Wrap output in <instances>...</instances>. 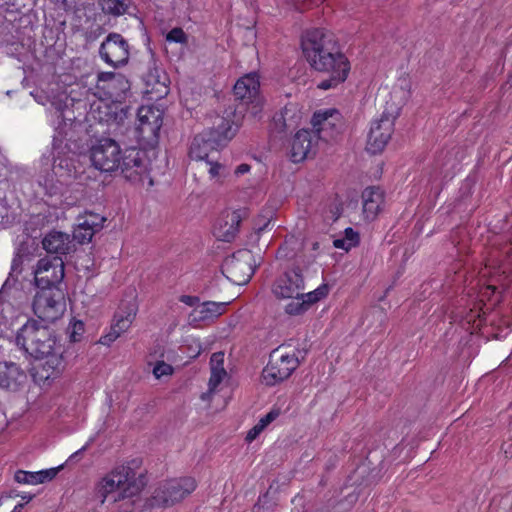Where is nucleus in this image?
<instances>
[{
    "label": "nucleus",
    "instance_id": "obj_1",
    "mask_svg": "<svg viewBox=\"0 0 512 512\" xmlns=\"http://www.w3.org/2000/svg\"><path fill=\"white\" fill-rule=\"evenodd\" d=\"M16 345L41 363L34 377L40 381L57 378L65 369L64 347L56 332L35 319H29L16 334Z\"/></svg>",
    "mask_w": 512,
    "mask_h": 512
},
{
    "label": "nucleus",
    "instance_id": "obj_2",
    "mask_svg": "<svg viewBox=\"0 0 512 512\" xmlns=\"http://www.w3.org/2000/svg\"><path fill=\"white\" fill-rule=\"evenodd\" d=\"M301 46L310 66L315 71L328 76L327 79L318 83L319 89L328 90L346 80L350 63L331 31L324 28L308 30L302 37Z\"/></svg>",
    "mask_w": 512,
    "mask_h": 512
},
{
    "label": "nucleus",
    "instance_id": "obj_3",
    "mask_svg": "<svg viewBox=\"0 0 512 512\" xmlns=\"http://www.w3.org/2000/svg\"><path fill=\"white\" fill-rule=\"evenodd\" d=\"M141 461L133 459L106 475L96 488V495L101 502H120V512H132L142 489L146 485L143 472H139Z\"/></svg>",
    "mask_w": 512,
    "mask_h": 512
},
{
    "label": "nucleus",
    "instance_id": "obj_4",
    "mask_svg": "<svg viewBox=\"0 0 512 512\" xmlns=\"http://www.w3.org/2000/svg\"><path fill=\"white\" fill-rule=\"evenodd\" d=\"M260 82L256 73H249L237 80L233 87V95L241 103L237 105L226 119V140L232 139L243 124L248 103L259 104Z\"/></svg>",
    "mask_w": 512,
    "mask_h": 512
},
{
    "label": "nucleus",
    "instance_id": "obj_5",
    "mask_svg": "<svg viewBox=\"0 0 512 512\" xmlns=\"http://www.w3.org/2000/svg\"><path fill=\"white\" fill-rule=\"evenodd\" d=\"M307 355L306 349H290L281 345L269 356V362L262 371L263 382L274 386L286 379L298 368Z\"/></svg>",
    "mask_w": 512,
    "mask_h": 512
},
{
    "label": "nucleus",
    "instance_id": "obj_6",
    "mask_svg": "<svg viewBox=\"0 0 512 512\" xmlns=\"http://www.w3.org/2000/svg\"><path fill=\"white\" fill-rule=\"evenodd\" d=\"M224 132L211 129L196 135L190 145L189 156L196 161H205L209 165L211 177L219 175L222 168V148Z\"/></svg>",
    "mask_w": 512,
    "mask_h": 512
},
{
    "label": "nucleus",
    "instance_id": "obj_7",
    "mask_svg": "<svg viewBox=\"0 0 512 512\" xmlns=\"http://www.w3.org/2000/svg\"><path fill=\"white\" fill-rule=\"evenodd\" d=\"M196 481L192 477L170 479L161 483L153 492L150 499L151 507H171L196 489Z\"/></svg>",
    "mask_w": 512,
    "mask_h": 512
},
{
    "label": "nucleus",
    "instance_id": "obj_8",
    "mask_svg": "<svg viewBox=\"0 0 512 512\" xmlns=\"http://www.w3.org/2000/svg\"><path fill=\"white\" fill-rule=\"evenodd\" d=\"M33 311L43 321L58 320L66 311L64 289H37L33 300Z\"/></svg>",
    "mask_w": 512,
    "mask_h": 512
},
{
    "label": "nucleus",
    "instance_id": "obj_9",
    "mask_svg": "<svg viewBox=\"0 0 512 512\" xmlns=\"http://www.w3.org/2000/svg\"><path fill=\"white\" fill-rule=\"evenodd\" d=\"M121 149L111 138L98 140L90 149L92 165L102 172H113L120 165Z\"/></svg>",
    "mask_w": 512,
    "mask_h": 512
},
{
    "label": "nucleus",
    "instance_id": "obj_10",
    "mask_svg": "<svg viewBox=\"0 0 512 512\" xmlns=\"http://www.w3.org/2000/svg\"><path fill=\"white\" fill-rule=\"evenodd\" d=\"M64 262L61 257L41 258L34 271L37 289L63 288Z\"/></svg>",
    "mask_w": 512,
    "mask_h": 512
},
{
    "label": "nucleus",
    "instance_id": "obj_11",
    "mask_svg": "<svg viewBox=\"0 0 512 512\" xmlns=\"http://www.w3.org/2000/svg\"><path fill=\"white\" fill-rule=\"evenodd\" d=\"M99 55L105 63L115 68L122 67L129 61L130 45L120 33L111 32L101 43Z\"/></svg>",
    "mask_w": 512,
    "mask_h": 512
},
{
    "label": "nucleus",
    "instance_id": "obj_12",
    "mask_svg": "<svg viewBox=\"0 0 512 512\" xmlns=\"http://www.w3.org/2000/svg\"><path fill=\"white\" fill-rule=\"evenodd\" d=\"M253 255L247 249H240L232 256L226 257V279L235 285H245L253 275Z\"/></svg>",
    "mask_w": 512,
    "mask_h": 512
},
{
    "label": "nucleus",
    "instance_id": "obj_13",
    "mask_svg": "<svg viewBox=\"0 0 512 512\" xmlns=\"http://www.w3.org/2000/svg\"><path fill=\"white\" fill-rule=\"evenodd\" d=\"M137 311L138 306L135 301L122 302L114 315L110 331L102 336L99 342L107 346L114 342L122 333L130 328L135 320Z\"/></svg>",
    "mask_w": 512,
    "mask_h": 512
},
{
    "label": "nucleus",
    "instance_id": "obj_14",
    "mask_svg": "<svg viewBox=\"0 0 512 512\" xmlns=\"http://www.w3.org/2000/svg\"><path fill=\"white\" fill-rule=\"evenodd\" d=\"M395 116L384 112L379 120L372 122L367 141V150L376 154L385 148L394 130Z\"/></svg>",
    "mask_w": 512,
    "mask_h": 512
},
{
    "label": "nucleus",
    "instance_id": "obj_15",
    "mask_svg": "<svg viewBox=\"0 0 512 512\" xmlns=\"http://www.w3.org/2000/svg\"><path fill=\"white\" fill-rule=\"evenodd\" d=\"M123 177L131 182L142 181V176L147 172V159L145 152L136 149H125L118 166Z\"/></svg>",
    "mask_w": 512,
    "mask_h": 512
},
{
    "label": "nucleus",
    "instance_id": "obj_16",
    "mask_svg": "<svg viewBox=\"0 0 512 512\" xmlns=\"http://www.w3.org/2000/svg\"><path fill=\"white\" fill-rule=\"evenodd\" d=\"M97 88L111 99L121 101L130 91V82L125 75L114 72H101L97 77Z\"/></svg>",
    "mask_w": 512,
    "mask_h": 512
},
{
    "label": "nucleus",
    "instance_id": "obj_17",
    "mask_svg": "<svg viewBox=\"0 0 512 512\" xmlns=\"http://www.w3.org/2000/svg\"><path fill=\"white\" fill-rule=\"evenodd\" d=\"M304 289V278L298 267L285 272L273 285L274 295L282 299L300 296Z\"/></svg>",
    "mask_w": 512,
    "mask_h": 512
},
{
    "label": "nucleus",
    "instance_id": "obj_18",
    "mask_svg": "<svg viewBox=\"0 0 512 512\" xmlns=\"http://www.w3.org/2000/svg\"><path fill=\"white\" fill-rule=\"evenodd\" d=\"M139 125L137 132L144 139L158 138V133L163 124L162 111L151 106H142L138 110Z\"/></svg>",
    "mask_w": 512,
    "mask_h": 512
},
{
    "label": "nucleus",
    "instance_id": "obj_19",
    "mask_svg": "<svg viewBox=\"0 0 512 512\" xmlns=\"http://www.w3.org/2000/svg\"><path fill=\"white\" fill-rule=\"evenodd\" d=\"M317 140L315 132L305 129L299 130L292 141L291 160L294 163H298L306 159L313 152V147Z\"/></svg>",
    "mask_w": 512,
    "mask_h": 512
},
{
    "label": "nucleus",
    "instance_id": "obj_20",
    "mask_svg": "<svg viewBox=\"0 0 512 512\" xmlns=\"http://www.w3.org/2000/svg\"><path fill=\"white\" fill-rule=\"evenodd\" d=\"M42 245L48 253L56 254V257L70 254L76 250V245L70 235L60 231L49 232L43 238Z\"/></svg>",
    "mask_w": 512,
    "mask_h": 512
},
{
    "label": "nucleus",
    "instance_id": "obj_21",
    "mask_svg": "<svg viewBox=\"0 0 512 512\" xmlns=\"http://www.w3.org/2000/svg\"><path fill=\"white\" fill-rule=\"evenodd\" d=\"M26 380V373L16 363H0V388L17 391Z\"/></svg>",
    "mask_w": 512,
    "mask_h": 512
},
{
    "label": "nucleus",
    "instance_id": "obj_22",
    "mask_svg": "<svg viewBox=\"0 0 512 512\" xmlns=\"http://www.w3.org/2000/svg\"><path fill=\"white\" fill-rule=\"evenodd\" d=\"M142 78L146 84V87L149 89V92H156L159 94V96L167 94L166 74L157 65L153 55L150 57L148 70L143 74Z\"/></svg>",
    "mask_w": 512,
    "mask_h": 512
},
{
    "label": "nucleus",
    "instance_id": "obj_23",
    "mask_svg": "<svg viewBox=\"0 0 512 512\" xmlns=\"http://www.w3.org/2000/svg\"><path fill=\"white\" fill-rule=\"evenodd\" d=\"M211 377L208 383V391L201 394L203 401H208L224 378V352H216L211 356Z\"/></svg>",
    "mask_w": 512,
    "mask_h": 512
},
{
    "label": "nucleus",
    "instance_id": "obj_24",
    "mask_svg": "<svg viewBox=\"0 0 512 512\" xmlns=\"http://www.w3.org/2000/svg\"><path fill=\"white\" fill-rule=\"evenodd\" d=\"M61 468L62 466H59L38 472L18 470L15 472L14 479L20 484H41L47 481H51L53 478H55Z\"/></svg>",
    "mask_w": 512,
    "mask_h": 512
},
{
    "label": "nucleus",
    "instance_id": "obj_25",
    "mask_svg": "<svg viewBox=\"0 0 512 512\" xmlns=\"http://www.w3.org/2000/svg\"><path fill=\"white\" fill-rule=\"evenodd\" d=\"M363 212L366 219L372 220L376 217L383 202V195L379 188L368 187L362 193Z\"/></svg>",
    "mask_w": 512,
    "mask_h": 512
},
{
    "label": "nucleus",
    "instance_id": "obj_26",
    "mask_svg": "<svg viewBox=\"0 0 512 512\" xmlns=\"http://www.w3.org/2000/svg\"><path fill=\"white\" fill-rule=\"evenodd\" d=\"M339 113L336 110H326L323 112L314 113L311 123L315 129V134L318 139H326L325 135H322L328 128L335 126L334 120L338 118Z\"/></svg>",
    "mask_w": 512,
    "mask_h": 512
},
{
    "label": "nucleus",
    "instance_id": "obj_27",
    "mask_svg": "<svg viewBox=\"0 0 512 512\" xmlns=\"http://www.w3.org/2000/svg\"><path fill=\"white\" fill-rule=\"evenodd\" d=\"M224 313V303L205 302L198 305L189 318L191 322L213 319Z\"/></svg>",
    "mask_w": 512,
    "mask_h": 512
},
{
    "label": "nucleus",
    "instance_id": "obj_28",
    "mask_svg": "<svg viewBox=\"0 0 512 512\" xmlns=\"http://www.w3.org/2000/svg\"><path fill=\"white\" fill-rule=\"evenodd\" d=\"M98 5L105 15L120 17L130 8V0H98Z\"/></svg>",
    "mask_w": 512,
    "mask_h": 512
},
{
    "label": "nucleus",
    "instance_id": "obj_29",
    "mask_svg": "<svg viewBox=\"0 0 512 512\" xmlns=\"http://www.w3.org/2000/svg\"><path fill=\"white\" fill-rule=\"evenodd\" d=\"M247 217L248 210L245 208L234 210L230 214V227L228 230H226V242H232L237 239L241 224Z\"/></svg>",
    "mask_w": 512,
    "mask_h": 512
},
{
    "label": "nucleus",
    "instance_id": "obj_30",
    "mask_svg": "<svg viewBox=\"0 0 512 512\" xmlns=\"http://www.w3.org/2000/svg\"><path fill=\"white\" fill-rule=\"evenodd\" d=\"M287 112L276 113L269 126L270 135L274 138L282 139L285 137L287 131L291 128L290 124H287L286 115Z\"/></svg>",
    "mask_w": 512,
    "mask_h": 512
},
{
    "label": "nucleus",
    "instance_id": "obj_31",
    "mask_svg": "<svg viewBox=\"0 0 512 512\" xmlns=\"http://www.w3.org/2000/svg\"><path fill=\"white\" fill-rule=\"evenodd\" d=\"M78 221L82 223V226L97 233L102 230L106 218L93 212H86L84 216L79 217Z\"/></svg>",
    "mask_w": 512,
    "mask_h": 512
},
{
    "label": "nucleus",
    "instance_id": "obj_32",
    "mask_svg": "<svg viewBox=\"0 0 512 512\" xmlns=\"http://www.w3.org/2000/svg\"><path fill=\"white\" fill-rule=\"evenodd\" d=\"M328 292H329L328 285L322 284L318 288H316L315 290H313L311 292L304 293L303 291H301V297H302L303 301L305 302L307 308L309 309V307L311 305H313L314 303L325 298L328 295Z\"/></svg>",
    "mask_w": 512,
    "mask_h": 512
},
{
    "label": "nucleus",
    "instance_id": "obj_33",
    "mask_svg": "<svg viewBox=\"0 0 512 512\" xmlns=\"http://www.w3.org/2000/svg\"><path fill=\"white\" fill-rule=\"evenodd\" d=\"M95 234L96 232L88 227L82 226V223L79 222L73 231V237L71 240H73L74 243L77 242L78 244L83 245L91 242Z\"/></svg>",
    "mask_w": 512,
    "mask_h": 512
},
{
    "label": "nucleus",
    "instance_id": "obj_34",
    "mask_svg": "<svg viewBox=\"0 0 512 512\" xmlns=\"http://www.w3.org/2000/svg\"><path fill=\"white\" fill-rule=\"evenodd\" d=\"M293 299L290 303H288L285 307V312L289 315H300L308 310L305 302L303 301L301 295L290 297Z\"/></svg>",
    "mask_w": 512,
    "mask_h": 512
},
{
    "label": "nucleus",
    "instance_id": "obj_35",
    "mask_svg": "<svg viewBox=\"0 0 512 512\" xmlns=\"http://www.w3.org/2000/svg\"><path fill=\"white\" fill-rule=\"evenodd\" d=\"M289 5L294 7L298 11H304L323 3L325 0H286Z\"/></svg>",
    "mask_w": 512,
    "mask_h": 512
},
{
    "label": "nucleus",
    "instance_id": "obj_36",
    "mask_svg": "<svg viewBox=\"0 0 512 512\" xmlns=\"http://www.w3.org/2000/svg\"><path fill=\"white\" fill-rule=\"evenodd\" d=\"M167 40L176 43H185L187 41V36L181 28H173L167 34Z\"/></svg>",
    "mask_w": 512,
    "mask_h": 512
},
{
    "label": "nucleus",
    "instance_id": "obj_37",
    "mask_svg": "<svg viewBox=\"0 0 512 512\" xmlns=\"http://www.w3.org/2000/svg\"><path fill=\"white\" fill-rule=\"evenodd\" d=\"M172 371L173 368L171 365L161 361L155 365L153 369V374L155 375L156 378H160L165 375H170Z\"/></svg>",
    "mask_w": 512,
    "mask_h": 512
},
{
    "label": "nucleus",
    "instance_id": "obj_38",
    "mask_svg": "<svg viewBox=\"0 0 512 512\" xmlns=\"http://www.w3.org/2000/svg\"><path fill=\"white\" fill-rule=\"evenodd\" d=\"M279 414L280 411L278 409L271 410L259 420L258 424L260 425V428H265L267 425L273 422L279 416Z\"/></svg>",
    "mask_w": 512,
    "mask_h": 512
},
{
    "label": "nucleus",
    "instance_id": "obj_39",
    "mask_svg": "<svg viewBox=\"0 0 512 512\" xmlns=\"http://www.w3.org/2000/svg\"><path fill=\"white\" fill-rule=\"evenodd\" d=\"M344 238H346L349 242L347 243L350 246H357L359 243V234L355 232L352 228H346L344 231Z\"/></svg>",
    "mask_w": 512,
    "mask_h": 512
},
{
    "label": "nucleus",
    "instance_id": "obj_40",
    "mask_svg": "<svg viewBox=\"0 0 512 512\" xmlns=\"http://www.w3.org/2000/svg\"><path fill=\"white\" fill-rule=\"evenodd\" d=\"M84 331V324L81 321H76L72 325V331L70 334L71 339L76 342L79 341L78 336H80Z\"/></svg>",
    "mask_w": 512,
    "mask_h": 512
},
{
    "label": "nucleus",
    "instance_id": "obj_41",
    "mask_svg": "<svg viewBox=\"0 0 512 512\" xmlns=\"http://www.w3.org/2000/svg\"><path fill=\"white\" fill-rule=\"evenodd\" d=\"M349 241L346 239V238H339V239H335L333 241V245L335 248H338V249H343L345 251H349L353 246H350L348 245Z\"/></svg>",
    "mask_w": 512,
    "mask_h": 512
},
{
    "label": "nucleus",
    "instance_id": "obj_42",
    "mask_svg": "<svg viewBox=\"0 0 512 512\" xmlns=\"http://www.w3.org/2000/svg\"><path fill=\"white\" fill-rule=\"evenodd\" d=\"M264 428H260V425L257 423L247 434L246 439L248 441L254 440L260 432H262Z\"/></svg>",
    "mask_w": 512,
    "mask_h": 512
},
{
    "label": "nucleus",
    "instance_id": "obj_43",
    "mask_svg": "<svg viewBox=\"0 0 512 512\" xmlns=\"http://www.w3.org/2000/svg\"><path fill=\"white\" fill-rule=\"evenodd\" d=\"M213 235L219 241H224V231L221 223H216L213 227Z\"/></svg>",
    "mask_w": 512,
    "mask_h": 512
},
{
    "label": "nucleus",
    "instance_id": "obj_44",
    "mask_svg": "<svg viewBox=\"0 0 512 512\" xmlns=\"http://www.w3.org/2000/svg\"><path fill=\"white\" fill-rule=\"evenodd\" d=\"M180 301L188 306H194L199 301V298L196 296L182 295Z\"/></svg>",
    "mask_w": 512,
    "mask_h": 512
},
{
    "label": "nucleus",
    "instance_id": "obj_45",
    "mask_svg": "<svg viewBox=\"0 0 512 512\" xmlns=\"http://www.w3.org/2000/svg\"><path fill=\"white\" fill-rule=\"evenodd\" d=\"M21 264H22V257L20 255H17L12 261V265H11L12 272L19 273L21 271V268H20Z\"/></svg>",
    "mask_w": 512,
    "mask_h": 512
},
{
    "label": "nucleus",
    "instance_id": "obj_46",
    "mask_svg": "<svg viewBox=\"0 0 512 512\" xmlns=\"http://www.w3.org/2000/svg\"><path fill=\"white\" fill-rule=\"evenodd\" d=\"M250 171V165L246 163H242L235 169L234 173L236 176L243 175L245 173H248Z\"/></svg>",
    "mask_w": 512,
    "mask_h": 512
},
{
    "label": "nucleus",
    "instance_id": "obj_47",
    "mask_svg": "<svg viewBox=\"0 0 512 512\" xmlns=\"http://www.w3.org/2000/svg\"><path fill=\"white\" fill-rule=\"evenodd\" d=\"M0 221L1 222H8L9 221L8 209L1 202H0Z\"/></svg>",
    "mask_w": 512,
    "mask_h": 512
},
{
    "label": "nucleus",
    "instance_id": "obj_48",
    "mask_svg": "<svg viewBox=\"0 0 512 512\" xmlns=\"http://www.w3.org/2000/svg\"><path fill=\"white\" fill-rule=\"evenodd\" d=\"M253 512H272L270 506L265 507L260 501L254 506Z\"/></svg>",
    "mask_w": 512,
    "mask_h": 512
},
{
    "label": "nucleus",
    "instance_id": "obj_49",
    "mask_svg": "<svg viewBox=\"0 0 512 512\" xmlns=\"http://www.w3.org/2000/svg\"><path fill=\"white\" fill-rule=\"evenodd\" d=\"M225 375H228V372H225ZM238 384L237 381L233 380L232 377L227 378L226 377V387L227 386H236Z\"/></svg>",
    "mask_w": 512,
    "mask_h": 512
},
{
    "label": "nucleus",
    "instance_id": "obj_50",
    "mask_svg": "<svg viewBox=\"0 0 512 512\" xmlns=\"http://www.w3.org/2000/svg\"><path fill=\"white\" fill-rule=\"evenodd\" d=\"M86 449V446H84L83 448H81L80 450H78L77 452H75L71 457L70 459L73 460L75 458H77L84 450Z\"/></svg>",
    "mask_w": 512,
    "mask_h": 512
},
{
    "label": "nucleus",
    "instance_id": "obj_51",
    "mask_svg": "<svg viewBox=\"0 0 512 512\" xmlns=\"http://www.w3.org/2000/svg\"><path fill=\"white\" fill-rule=\"evenodd\" d=\"M23 507H24V504L20 503V504H18V505H16V506L14 507V509L12 510V512H21V510L23 509Z\"/></svg>",
    "mask_w": 512,
    "mask_h": 512
},
{
    "label": "nucleus",
    "instance_id": "obj_52",
    "mask_svg": "<svg viewBox=\"0 0 512 512\" xmlns=\"http://www.w3.org/2000/svg\"><path fill=\"white\" fill-rule=\"evenodd\" d=\"M32 498H33V495H24V496H22V499L26 500V502H29L30 500H32Z\"/></svg>",
    "mask_w": 512,
    "mask_h": 512
},
{
    "label": "nucleus",
    "instance_id": "obj_53",
    "mask_svg": "<svg viewBox=\"0 0 512 512\" xmlns=\"http://www.w3.org/2000/svg\"><path fill=\"white\" fill-rule=\"evenodd\" d=\"M487 290H491V293H494V291H495V287L488 286V287H487Z\"/></svg>",
    "mask_w": 512,
    "mask_h": 512
},
{
    "label": "nucleus",
    "instance_id": "obj_54",
    "mask_svg": "<svg viewBox=\"0 0 512 512\" xmlns=\"http://www.w3.org/2000/svg\"><path fill=\"white\" fill-rule=\"evenodd\" d=\"M4 498L3 495L0 496V506L2 505V499Z\"/></svg>",
    "mask_w": 512,
    "mask_h": 512
}]
</instances>
